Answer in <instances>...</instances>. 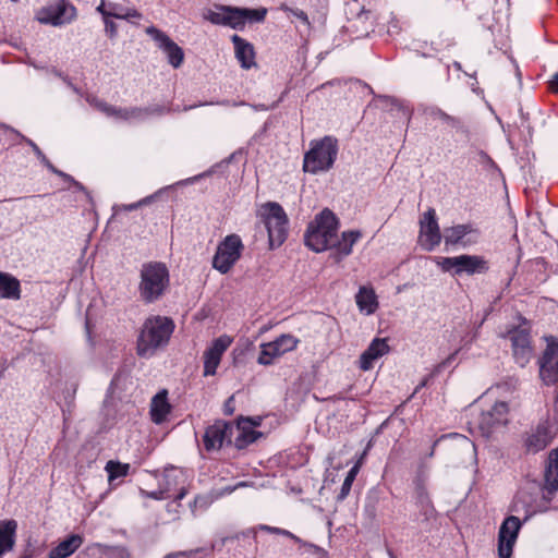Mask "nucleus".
I'll return each mask as SVG.
<instances>
[{"instance_id": "1", "label": "nucleus", "mask_w": 558, "mask_h": 558, "mask_svg": "<svg viewBox=\"0 0 558 558\" xmlns=\"http://www.w3.org/2000/svg\"><path fill=\"white\" fill-rule=\"evenodd\" d=\"M173 330L174 324L168 317L154 316L147 318L137 339V355L142 357L151 356L158 348L168 343Z\"/></svg>"}, {"instance_id": "2", "label": "nucleus", "mask_w": 558, "mask_h": 558, "mask_svg": "<svg viewBox=\"0 0 558 558\" xmlns=\"http://www.w3.org/2000/svg\"><path fill=\"white\" fill-rule=\"evenodd\" d=\"M339 221L336 215L325 208L312 221L304 234L305 244L315 252L332 248L337 242Z\"/></svg>"}, {"instance_id": "3", "label": "nucleus", "mask_w": 558, "mask_h": 558, "mask_svg": "<svg viewBox=\"0 0 558 558\" xmlns=\"http://www.w3.org/2000/svg\"><path fill=\"white\" fill-rule=\"evenodd\" d=\"M138 294L143 302L154 303L166 293L169 283V270L161 262H148L140 271Z\"/></svg>"}, {"instance_id": "4", "label": "nucleus", "mask_w": 558, "mask_h": 558, "mask_svg": "<svg viewBox=\"0 0 558 558\" xmlns=\"http://www.w3.org/2000/svg\"><path fill=\"white\" fill-rule=\"evenodd\" d=\"M267 10L265 8L248 9L231 5H217V11H208L205 19L215 25L229 26L242 31L248 23H260L265 20Z\"/></svg>"}, {"instance_id": "5", "label": "nucleus", "mask_w": 558, "mask_h": 558, "mask_svg": "<svg viewBox=\"0 0 558 558\" xmlns=\"http://www.w3.org/2000/svg\"><path fill=\"white\" fill-rule=\"evenodd\" d=\"M311 146V149L304 155V171L314 174L328 171L333 166L338 155L337 138L325 136L320 141H313Z\"/></svg>"}, {"instance_id": "6", "label": "nucleus", "mask_w": 558, "mask_h": 558, "mask_svg": "<svg viewBox=\"0 0 558 558\" xmlns=\"http://www.w3.org/2000/svg\"><path fill=\"white\" fill-rule=\"evenodd\" d=\"M260 216L268 231L270 247H279L287 239L289 225L282 206L276 202H268L262 206Z\"/></svg>"}, {"instance_id": "7", "label": "nucleus", "mask_w": 558, "mask_h": 558, "mask_svg": "<svg viewBox=\"0 0 558 558\" xmlns=\"http://www.w3.org/2000/svg\"><path fill=\"white\" fill-rule=\"evenodd\" d=\"M86 101L94 107L96 110L102 112L109 118H113L118 121H131V120H142L151 114H161L163 113V108L160 106L156 107H131V108H121L116 107L107 101L99 99L96 96H87Z\"/></svg>"}, {"instance_id": "8", "label": "nucleus", "mask_w": 558, "mask_h": 558, "mask_svg": "<svg viewBox=\"0 0 558 558\" xmlns=\"http://www.w3.org/2000/svg\"><path fill=\"white\" fill-rule=\"evenodd\" d=\"M436 264L442 271L451 272L453 276L485 274L489 269L488 262L480 255L437 257Z\"/></svg>"}, {"instance_id": "9", "label": "nucleus", "mask_w": 558, "mask_h": 558, "mask_svg": "<svg viewBox=\"0 0 558 558\" xmlns=\"http://www.w3.org/2000/svg\"><path fill=\"white\" fill-rule=\"evenodd\" d=\"M244 245L238 234L227 235L218 245L213 257V267L225 275L240 259Z\"/></svg>"}, {"instance_id": "10", "label": "nucleus", "mask_w": 558, "mask_h": 558, "mask_svg": "<svg viewBox=\"0 0 558 558\" xmlns=\"http://www.w3.org/2000/svg\"><path fill=\"white\" fill-rule=\"evenodd\" d=\"M234 424L225 420H216L208 425L202 437V445L205 451H219L225 446L232 444L234 434Z\"/></svg>"}, {"instance_id": "11", "label": "nucleus", "mask_w": 558, "mask_h": 558, "mask_svg": "<svg viewBox=\"0 0 558 558\" xmlns=\"http://www.w3.org/2000/svg\"><path fill=\"white\" fill-rule=\"evenodd\" d=\"M509 422V405L505 401H498L487 410H482L474 420L483 436L488 437L496 429L504 427Z\"/></svg>"}, {"instance_id": "12", "label": "nucleus", "mask_w": 558, "mask_h": 558, "mask_svg": "<svg viewBox=\"0 0 558 558\" xmlns=\"http://www.w3.org/2000/svg\"><path fill=\"white\" fill-rule=\"evenodd\" d=\"M551 500L544 492L532 494L527 490H520L512 502L511 511L515 513H523V522L527 521L531 517L538 512H545Z\"/></svg>"}, {"instance_id": "13", "label": "nucleus", "mask_w": 558, "mask_h": 558, "mask_svg": "<svg viewBox=\"0 0 558 558\" xmlns=\"http://www.w3.org/2000/svg\"><path fill=\"white\" fill-rule=\"evenodd\" d=\"M546 349L539 360V377L547 386L558 383V339L546 337Z\"/></svg>"}, {"instance_id": "14", "label": "nucleus", "mask_w": 558, "mask_h": 558, "mask_svg": "<svg viewBox=\"0 0 558 558\" xmlns=\"http://www.w3.org/2000/svg\"><path fill=\"white\" fill-rule=\"evenodd\" d=\"M299 340L291 335H281L276 340L262 344L257 359L260 365H271L274 361L296 348Z\"/></svg>"}, {"instance_id": "15", "label": "nucleus", "mask_w": 558, "mask_h": 558, "mask_svg": "<svg viewBox=\"0 0 558 558\" xmlns=\"http://www.w3.org/2000/svg\"><path fill=\"white\" fill-rule=\"evenodd\" d=\"M522 521L515 515L507 517L499 527L498 533V556L499 558H510L513 545L518 538Z\"/></svg>"}, {"instance_id": "16", "label": "nucleus", "mask_w": 558, "mask_h": 558, "mask_svg": "<svg viewBox=\"0 0 558 558\" xmlns=\"http://www.w3.org/2000/svg\"><path fill=\"white\" fill-rule=\"evenodd\" d=\"M146 34L149 35L155 40L158 48L167 54L168 62L174 69H178L182 65L184 61L183 49L178 46V44H175L166 33L155 26H149L146 28Z\"/></svg>"}, {"instance_id": "17", "label": "nucleus", "mask_w": 558, "mask_h": 558, "mask_svg": "<svg viewBox=\"0 0 558 558\" xmlns=\"http://www.w3.org/2000/svg\"><path fill=\"white\" fill-rule=\"evenodd\" d=\"M76 17V8L61 0L57 5L44 8L38 14V21L43 24L60 26L69 24Z\"/></svg>"}, {"instance_id": "18", "label": "nucleus", "mask_w": 558, "mask_h": 558, "mask_svg": "<svg viewBox=\"0 0 558 558\" xmlns=\"http://www.w3.org/2000/svg\"><path fill=\"white\" fill-rule=\"evenodd\" d=\"M420 239L422 246L427 251L434 250L441 241V233L434 208H428L420 219Z\"/></svg>"}, {"instance_id": "19", "label": "nucleus", "mask_w": 558, "mask_h": 558, "mask_svg": "<svg viewBox=\"0 0 558 558\" xmlns=\"http://www.w3.org/2000/svg\"><path fill=\"white\" fill-rule=\"evenodd\" d=\"M509 339L515 363L520 367H524L531 361L533 353L530 331L523 328H514L509 331Z\"/></svg>"}, {"instance_id": "20", "label": "nucleus", "mask_w": 558, "mask_h": 558, "mask_svg": "<svg viewBox=\"0 0 558 558\" xmlns=\"http://www.w3.org/2000/svg\"><path fill=\"white\" fill-rule=\"evenodd\" d=\"M480 231L471 223L457 225L444 230V240L447 246L468 247L477 243Z\"/></svg>"}, {"instance_id": "21", "label": "nucleus", "mask_w": 558, "mask_h": 558, "mask_svg": "<svg viewBox=\"0 0 558 558\" xmlns=\"http://www.w3.org/2000/svg\"><path fill=\"white\" fill-rule=\"evenodd\" d=\"M231 342V338L228 336H221L215 339L211 345L204 352V376H213L216 374L222 354L229 348Z\"/></svg>"}, {"instance_id": "22", "label": "nucleus", "mask_w": 558, "mask_h": 558, "mask_svg": "<svg viewBox=\"0 0 558 558\" xmlns=\"http://www.w3.org/2000/svg\"><path fill=\"white\" fill-rule=\"evenodd\" d=\"M554 434L547 422H541L535 428L526 433L524 446L527 451L538 452L544 450L553 440Z\"/></svg>"}, {"instance_id": "23", "label": "nucleus", "mask_w": 558, "mask_h": 558, "mask_svg": "<svg viewBox=\"0 0 558 558\" xmlns=\"http://www.w3.org/2000/svg\"><path fill=\"white\" fill-rule=\"evenodd\" d=\"M423 113L433 119H439L446 125L454 129L458 133L463 135L466 140L470 138L471 131L461 118L450 116L437 106L425 107L423 109Z\"/></svg>"}, {"instance_id": "24", "label": "nucleus", "mask_w": 558, "mask_h": 558, "mask_svg": "<svg viewBox=\"0 0 558 558\" xmlns=\"http://www.w3.org/2000/svg\"><path fill=\"white\" fill-rule=\"evenodd\" d=\"M247 423H252V418L241 416L238 418L236 424H234V433L236 432L238 435L235 436L233 444L238 449L246 448L263 436V433L255 430L248 426Z\"/></svg>"}, {"instance_id": "25", "label": "nucleus", "mask_w": 558, "mask_h": 558, "mask_svg": "<svg viewBox=\"0 0 558 558\" xmlns=\"http://www.w3.org/2000/svg\"><path fill=\"white\" fill-rule=\"evenodd\" d=\"M231 41L234 46L235 58L240 62L241 68L248 70L256 66L254 46L236 34L231 36Z\"/></svg>"}, {"instance_id": "26", "label": "nucleus", "mask_w": 558, "mask_h": 558, "mask_svg": "<svg viewBox=\"0 0 558 558\" xmlns=\"http://www.w3.org/2000/svg\"><path fill=\"white\" fill-rule=\"evenodd\" d=\"M388 351L389 345L387 344L386 339L375 338L368 348L361 354L360 368L363 371L371 369L373 367V363Z\"/></svg>"}, {"instance_id": "27", "label": "nucleus", "mask_w": 558, "mask_h": 558, "mask_svg": "<svg viewBox=\"0 0 558 558\" xmlns=\"http://www.w3.org/2000/svg\"><path fill=\"white\" fill-rule=\"evenodd\" d=\"M17 522L13 519L0 521V558L15 545Z\"/></svg>"}, {"instance_id": "28", "label": "nucleus", "mask_w": 558, "mask_h": 558, "mask_svg": "<svg viewBox=\"0 0 558 558\" xmlns=\"http://www.w3.org/2000/svg\"><path fill=\"white\" fill-rule=\"evenodd\" d=\"M83 544V537L78 534H71L53 547L48 558H68L74 554Z\"/></svg>"}, {"instance_id": "29", "label": "nucleus", "mask_w": 558, "mask_h": 558, "mask_svg": "<svg viewBox=\"0 0 558 558\" xmlns=\"http://www.w3.org/2000/svg\"><path fill=\"white\" fill-rule=\"evenodd\" d=\"M171 410V405L168 402L167 390L159 391L151 400L150 405V417L156 424L165 422L167 415Z\"/></svg>"}, {"instance_id": "30", "label": "nucleus", "mask_w": 558, "mask_h": 558, "mask_svg": "<svg viewBox=\"0 0 558 558\" xmlns=\"http://www.w3.org/2000/svg\"><path fill=\"white\" fill-rule=\"evenodd\" d=\"M0 298L20 300L21 284L20 281L10 274L0 271Z\"/></svg>"}, {"instance_id": "31", "label": "nucleus", "mask_w": 558, "mask_h": 558, "mask_svg": "<svg viewBox=\"0 0 558 558\" xmlns=\"http://www.w3.org/2000/svg\"><path fill=\"white\" fill-rule=\"evenodd\" d=\"M355 300L360 311L366 312V314H373L378 307L377 298L372 288L361 287Z\"/></svg>"}, {"instance_id": "32", "label": "nucleus", "mask_w": 558, "mask_h": 558, "mask_svg": "<svg viewBox=\"0 0 558 558\" xmlns=\"http://www.w3.org/2000/svg\"><path fill=\"white\" fill-rule=\"evenodd\" d=\"M371 11H361L357 16L350 22V28L356 34V38L365 37L374 31Z\"/></svg>"}, {"instance_id": "33", "label": "nucleus", "mask_w": 558, "mask_h": 558, "mask_svg": "<svg viewBox=\"0 0 558 558\" xmlns=\"http://www.w3.org/2000/svg\"><path fill=\"white\" fill-rule=\"evenodd\" d=\"M362 236L361 231L359 230H350L342 233L341 239L337 238V242L335 243L332 248H336L337 253L340 256H348L352 253L353 245L357 242V240Z\"/></svg>"}, {"instance_id": "34", "label": "nucleus", "mask_w": 558, "mask_h": 558, "mask_svg": "<svg viewBox=\"0 0 558 558\" xmlns=\"http://www.w3.org/2000/svg\"><path fill=\"white\" fill-rule=\"evenodd\" d=\"M105 470L108 473L109 482L111 483L118 477H124L129 474L130 464L121 463L119 461L109 460L106 463Z\"/></svg>"}, {"instance_id": "35", "label": "nucleus", "mask_w": 558, "mask_h": 558, "mask_svg": "<svg viewBox=\"0 0 558 558\" xmlns=\"http://www.w3.org/2000/svg\"><path fill=\"white\" fill-rule=\"evenodd\" d=\"M545 483L541 492H544L547 496L553 495L558 490V470L546 466L544 474Z\"/></svg>"}, {"instance_id": "36", "label": "nucleus", "mask_w": 558, "mask_h": 558, "mask_svg": "<svg viewBox=\"0 0 558 558\" xmlns=\"http://www.w3.org/2000/svg\"><path fill=\"white\" fill-rule=\"evenodd\" d=\"M359 471H360V463H356L355 465H353L350 469V471L348 472V474L342 483L340 493L337 496L338 501H343L348 497V495L350 494L352 484H353Z\"/></svg>"}, {"instance_id": "37", "label": "nucleus", "mask_w": 558, "mask_h": 558, "mask_svg": "<svg viewBox=\"0 0 558 558\" xmlns=\"http://www.w3.org/2000/svg\"><path fill=\"white\" fill-rule=\"evenodd\" d=\"M257 531H259L258 525L255 527H250L247 530L241 531V532L234 534L233 536L223 537V538H221L220 544L218 546L216 544L213 545V549L218 548L220 550L226 545V543L228 541L239 539L240 537H253L256 541Z\"/></svg>"}, {"instance_id": "38", "label": "nucleus", "mask_w": 558, "mask_h": 558, "mask_svg": "<svg viewBox=\"0 0 558 558\" xmlns=\"http://www.w3.org/2000/svg\"><path fill=\"white\" fill-rule=\"evenodd\" d=\"M420 510V515L423 517L424 522H429L437 517V511L432 500L421 501L415 504Z\"/></svg>"}, {"instance_id": "39", "label": "nucleus", "mask_w": 558, "mask_h": 558, "mask_svg": "<svg viewBox=\"0 0 558 558\" xmlns=\"http://www.w3.org/2000/svg\"><path fill=\"white\" fill-rule=\"evenodd\" d=\"M175 470H166L162 476V481L160 482L161 490H165V495H170L172 487L177 484V475L174 474Z\"/></svg>"}, {"instance_id": "40", "label": "nucleus", "mask_w": 558, "mask_h": 558, "mask_svg": "<svg viewBox=\"0 0 558 558\" xmlns=\"http://www.w3.org/2000/svg\"><path fill=\"white\" fill-rule=\"evenodd\" d=\"M378 101L381 102V107L384 109H387V110H390V111L397 110L398 112L402 111L403 114H407L405 111H404V107H403L402 102L399 99L395 98V97L379 96L378 97Z\"/></svg>"}, {"instance_id": "41", "label": "nucleus", "mask_w": 558, "mask_h": 558, "mask_svg": "<svg viewBox=\"0 0 558 558\" xmlns=\"http://www.w3.org/2000/svg\"><path fill=\"white\" fill-rule=\"evenodd\" d=\"M163 193L162 190H159L157 191L156 193L149 195V196H146L142 199H140L138 202H135V203H132V204H128V205H123V209L125 211H133V210H136L138 209L140 207L142 206H145V205H150L151 203H154L161 194Z\"/></svg>"}, {"instance_id": "42", "label": "nucleus", "mask_w": 558, "mask_h": 558, "mask_svg": "<svg viewBox=\"0 0 558 558\" xmlns=\"http://www.w3.org/2000/svg\"><path fill=\"white\" fill-rule=\"evenodd\" d=\"M280 10L288 14H292L293 16L299 19L305 26L311 27V22L308 20V16L303 10L298 9V8H295V9L291 8L284 3H282L280 5Z\"/></svg>"}, {"instance_id": "43", "label": "nucleus", "mask_w": 558, "mask_h": 558, "mask_svg": "<svg viewBox=\"0 0 558 558\" xmlns=\"http://www.w3.org/2000/svg\"><path fill=\"white\" fill-rule=\"evenodd\" d=\"M415 504L430 500L426 485H414Z\"/></svg>"}, {"instance_id": "44", "label": "nucleus", "mask_w": 558, "mask_h": 558, "mask_svg": "<svg viewBox=\"0 0 558 558\" xmlns=\"http://www.w3.org/2000/svg\"><path fill=\"white\" fill-rule=\"evenodd\" d=\"M108 8H109V17H116V19H120V20L124 19L125 8L123 5H121L119 3L109 2Z\"/></svg>"}, {"instance_id": "45", "label": "nucleus", "mask_w": 558, "mask_h": 558, "mask_svg": "<svg viewBox=\"0 0 558 558\" xmlns=\"http://www.w3.org/2000/svg\"><path fill=\"white\" fill-rule=\"evenodd\" d=\"M428 472L425 465H420L413 480L414 485H426Z\"/></svg>"}, {"instance_id": "46", "label": "nucleus", "mask_w": 558, "mask_h": 558, "mask_svg": "<svg viewBox=\"0 0 558 558\" xmlns=\"http://www.w3.org/2000/svg\"><path fill=\"white\" fill-rule=\"evenodd\" d=\"M15 132L19 136L22 137V140L32 147L33 151L35 153V155L39 158V160L43 162L47 157L45 156V154L41 151V149L38 147V145L36 143H34L32 140L25 137L24 135L20 134L17 131H13Z\"/></svg>"}, {"instance_id": "47", "label": "nucleus", "mask_w": 558, "mask_h": 558, "mask_svg": "<svg viewBox=\"0 0 558 558\" xmlns=\"http://www.w3.org/2000/svg\"><path fill=\"white\" fill-rule=\"evenodd\" d=\"M105 22V31H106V34L110 37V38H113L117 36V33H118V27H117V24L111 21L109 17L105 19L104 20Z\"/></svg>"}, {"instance_id": "48", "label": "nucleus", "mask_w": 558, "mask_h": 558, "mask_svg": "<svg viewBox=\"0 0 558 558\" xmlns=\"http://www.w3.org/2000/svg\"><path fill=\"white\" fill-rule=\"evenodd\" d=\"M36 556H37L36 546L29 539L27 542L22 555L20 556V558H35Z\"/></svg>"}, {"instance_id": "49", "label": "nucleus", "mask_w": 558, "mask_h": 558, "mask_svg": "<svg viewBox=\"0 0 558 558\" xmlns=\"http://www.w3.org/2000/svg\"><path fill=\"white\" fill-rule=\"evenodd\" d=\"M478 155H480L481 161L484 165H486L488 168L498 169L496 162L492 159V157L486 151L481 150Z\"/></svg>"}, {"instance_id": "50", "label": "nucleus", "mask_w": 558, "mask_h": 558, "mask_svg": "<svg viewBox=\"0 0 558 558\" xmlns=\"http://www.w3.org/2000/svg\"><path fill=\"white\" fill-rule=\"evenodd\" d=\"M280 535L286 536V537H289V538H291L292 541H294L295 543L301 544V545H303V546H311V547H314V545L308 544V543H306V542L302 541L299 536L294 535L293 533H291V532H290V531H288V530L282 529V533H280Z\"/></svg>"}, {"instance_id": "51", "label": "nucleus", "mask_w": 558, "mask_h": 558, "mask_svg": "<svg viewBox=\"0 0 558 558\" xmlns=\"http://www.w3.org/2000/svg\"><path fill=\"white\" fill-rule=\"evenodd\" d=\"M280 535L286 536V537H289V538H291L292 541H294L295 543L301 544V545H303V546H311V547H314V545L308 544V543H306V542L302 541L299 536L294 535L293 533H291V532H290V531H288V530L282 529V533H280Z\"/></svg>"}, {"instance_id": "52", "label": "nucleus", "mask_w": 558, "mask_h": 558, "mask_svg": "<svg viewBox=\"0 0 558 558\" xmlns=\"http://www.w3.org/2000/svg\"><path fill=\"white\" fill-rule=\"evenodd\" d=\"M547 466L555 469V466L558 470V448L553 449L548 457V464Z\"/></svg>"}, {"instance_id": "53", "label": "nucleus", "mask_w": 558, "mask_h": 558, "mask_svg": "<svg viewBox=\"0 0 558 558\" xmlns=\"http://www.w3.org/2000/svg\"><path fill=\"white\" fill-rule=\"evenodd\" d=\"M223 412L226 415H232L234 412V397L231 396L223 404Z\"/></svg>"}, {"instance_id": "54", "label": "nucleus", "mask_w": 558, "mask_h": 558, "mask_svg": "<svg viewBox=\"0 0 558 558\" xmlns=\"http://www.w3.org/2000/svg\"><path fill=\"white\" fill-rule=\"evenodd\" d=\"M258 530L268 532L270 534H276V535H280V533H282L281 527L270 526V525H266V524H259Z\"/></svg>"}, {"instance_id": "55", "label": "nucleus", "mask_w": 558, "mask_h": 558, "mask_svg": "<svg viewBox=\"0 0 558 558\" xmlns=\"http://www.w3.org/2000/svg\"><path fill=\"white\" fill-rule=\"evenodd\" d=\"M147 496L149 498L156 499V500L166 499V498L171 497V495H165V490H161V488L159 490L148 493Z\"/></svg>"}, {"instance_id": "56", "label": "nucleus", "mask_w": 558, "mask_h": 558, "mask_svg": "<svg viewBox=\"0 0 558 558\" xmlns=\"http://www.w3.org/2000/svg\"><path fill=\"white\" fill-rule=\"evenodd\" d=\"M96 11L102 15L104 20L109 17V8L105 0H101L100 4L96 8Z\"/></svg>"}, {"instance_id": "57", "label": "nucleus", "mask_w": 558, "mask_h": 558, "mask_svg": "<svg viewBox=\"0 0 558 558\" xmlns=\"http://www.w3.org/2000/svg\"><path fill=\"white\" fill-rule=\"evenodd\" d=\"M132 17L141 19L142 14L136 9H128L125 8L124 19L123 20H130Z\"/></svg>"}, {"instance_id": "58", "label": "nucleus", "mask_w": 558, "mask_h": 558, "mask_svg": "<svg viewBox=\"0 0 558 558\" xmlns=\"http://www.w3.org/2000/svg\"><path fill=\"white\" fill-rule=\"evenodd\" d=\"M548 88L550 92L558 94V73L554 74L551 80L548 82Z\"/></svg>"}, {"instance_id": "59", "label": "nucleus", "mask_w": 558, "mask_h": 558, "mask_svg": "<svg viewBox=\"0 0 558 558\" xmlns=\"http://www.w3.org/2000/svg\"><path fill=\"white\" fill-rule=\"evenodd\" d=\"M77 191L83 192L88 198H90V193L87 191V189L78 181L74 179V181L71 183Z\"/></svg>"}, {"instance_id": "60", "label": "nucleus", "mask_w": 558, "mask_h": 558, "mask_svg": "<svg viewBox=\"0 0 558 558\" xmlns=\"http://www.w3.org/2000/svg\"><path fill=\"white\" fill-rule=\"evenodd\" d=\"M41 163H43L45 167H47V168H48L52 173H54V174H57V175H58V174H59V172L61 171V170L57 169V168H56V167L50 162V160H49L48 158H46Z\"/></svg>"}, {"instance_id": "61", "label": "nucleus", "mask_w": 558, "mask_h": 558, "mask_svg": "<svg viewBox=\"0 0 558 558\" xmlns=\"http://www.w3.org/2000/svg\"><path fill=\"white\" fill-rule=\"evenodd\" d=\"M186 494H187L186 488H185L184 486H182V487L179 489L178 494H177V495H174V501H180V500H182V499L185 497V495H186Z\"/></svg>"}, {"instance_id": "62", "label": "nucleus", "mask_w": 558, "mask_h": 558, "mask_svg": "<svg viewBox=\"0 0 558 558\" xmlns=\"http://www.w3.org/2000/svg\"><path fill=\"white\" fill-rule=\"evenodd\" d=\"M58 177L62 178L64 181L72 183L74 181V178L63 171H60Z\"/></svg>"}, {"instance_id": "63", "label": "nucleus", "mask_w": 558, "mask_h": 558, "mask_svg": "<svg viewBox=\"0 0 558 558\" xmlns=\"http://www.w3.org/2000/svg\"><path fill=\"white\" fill-rule=\"evenodd\" d=\"M251 418H252V423H247L248 426H251L253 428L254 426L260 425V422H262L260 417H251Z\"/></svg>"}, {"instance_id": "64", "label": "nucleus", "mask_w": 558, "mask_h": 558, "mask_svg": "<svg viewBox=\"0 0 558 558\" xmlns=\"http://www.w3.org/2000/svg\"><path fill=\"white\" fill-rule=\"evenodd\" d=\"M63 80L75 93H78V89L66 77H63Z\"/></svg>"}]
</instances>
